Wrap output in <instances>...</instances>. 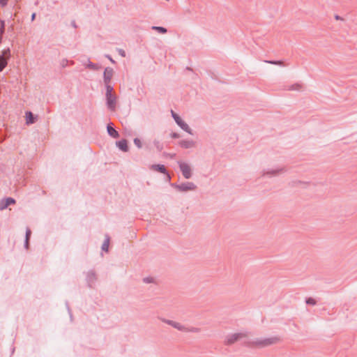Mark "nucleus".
<instances>
[{
    "mask_svg": "<svg viewBox=\"0 0 357 357\" xmlns=\"http://www.w3.org/2000/svg\"><path fill=\"white\" fill-rule=\"evenodd\" d=\"M109 243V238H107L102 245V249L103 250H105L106 252L108 250Z\"/></svg>",
    "mask_w": 357,
    "mask_h": 357,
    "instance_id": "a211bd4d",
    "label": "nucleus"
},
{
    "mask_svg": "<svg viewBox=\"0 0 357 357\" xmlns=\"http://www.w3.org/2000/svg\"><path fill=\"white\" fill-rule=\"evenodd\" d=\"M280 338L277 336L266 337V338H257L252 342V344L257 347H265L272 344L278 343Z\"/></svg>",
    "mask_w": 357,
    "mask_h": 357,
    "instance_id": "f03ea898",
    "label": "nucleus"
},
{
    "mask_svg": "<svg viewBox=\"0 0 357 357\" xmlns=\"http://www.w3.org/2000/svg\"><path fill=\"white\" fill-rule=\"evenodd\" d=\"M107 129L110 136L113 137L114 138L119 137V135L118 132L111 125H108Z\"/></svg>",
    "mask_w": 357,
    "mask_h": 357,
    "instance_id": "9b49d317",
    "label": "nucleus"
},
{
    "mask_svg": "<svg viewBox=\"0 0 357 357\" xmlns=\"http://www.w3.org/2000/svg\"><path fill=\"white\" fill-rule=\"evenodd\" d=\"M172 137L174 138H178L179 135L177 133H174L172 135Z\"/></svg>",
    "mask_w": 357,
    "mask_h": 357,
    "instance_id": "a878e982",
    "label": "nucleus"
},
{
    "mask_svg": "<svg viewBox=\"0 0 357 357\" xmlns=\"http://www.w3.org/2000/svg\"><path fill=\"white\" fill-rule=\"evenodd\" d=\"M134 143L138 147V148H141L142 147V142H141V140L138 138H135L134 139Z\"/></svg>",
    "mask_w": 357,
    "mask_h": 357,
    "instance_id": "aec40b11",
    "label": "nucleus"
},
{
    "mask_svg": "<svg viewBox=\"0 0 357 357\" xmlns=\"http://www.w3.org/2000/svg\"><path fill=\"white\" fill-rule=\"evenodd\" d=\"M7 65L6 59L3 56H0V72L2 71Z\"/></svg>",
    "mask_w": 357,
    "mask_h": 357,
    "instance_id": "4468645a",
    "label": "nucleus"
},
{
    "mask_svg": "<svg viewBox=\"0 0 357 357\" xmlns=\"http://www.w3.org/2000/svg\"><path fill=\"white\" fill-rule=\"evenodd\" d=\"M152 29L154 30H156L157 31H158L160 33H167V29L162 26H153Z\"/></svg>",
    "mask_w": 357,
    "mask_h": 357,
    "instance_id": "f3484780",
    "label": "nucleus"
},
{
    "mask_svg": "<svg viewBox=\"0 0 357 357\" xmlns=\"http://www.w3.org/2000/svg\"><path fill=\"white\" fill-rule=\"evenodd\" d=\"M161 321L172 326V328H175L176 330L182 332V333H198L201 331L200 328L197 327H187L184 324H183L181 322L171 320V319H161Z\"/></svg>",
    "mask_w": 357,
    "mask_h": 357,
    "instance_id": "f257e3e1",
    "label": "nucleus"
},
{
    "mask_svg": "<svg viewBox=\"0 0 357 357\" xmlns=\"http://www.w3.org/2000/svg\"><path fill=\"white\" fill-rule=\"evenodd\" d=\"M144 280L146 282H153V278H145Z\"/></svg>",
    "mask_w": 357,
    "mask_h": 357,
    "instance_id": "5701e85b",
    "label": "nucleus"
},
{
    "mask_svg": "<svg viewBox=\"0 0 357 357\" xmlns=\"http://www.w3.org/2000/svg\"><path fill=\"white\" fill-rule=\"evenodd\" d=\"M335 19H336V20H341V17H339V16H336V17H335Z\"/></svg>",
    "mask_w": 357,
    "mask_h": 357,
    "instance_id": "cd10ccee",
    "label": "nucleus"
},
{
    "mask_svg": "<svg viewBox=\"0 0 357 357\" xmlns=\"http://www.w3.org/2000/svg\"><path fill=\"white\" fill-rule=\"evenodd\" d=\"M1 42H2V40L0 38V44L1 43Z\"/></svg>",
    "mask_w": 357,
    "mask_h": 357,
    "instance_id": "c756f323",
    "label": "nucleus"
},
{
    "mask_svg": "<svg viewBox=\"0 0 357 357\" xmlns=\"http://www.w3.org/2000/svg\"><path fill=\"white\" fill-rule=\"evenodd\" d=\"M113 89L111 86H107L106 98L108 107L114 111L116 106V96L112 93Z\"/></svg>",
    "mask_w": 357,
    "mask_h": 357,
    "instance_id": "20e7f679",
    "label": "nucleus"
},
{
    "mask_svg": "<svg viewBox=\"0 0 357 357\" xmlns=\"http://www.w3.org/2000/svg\"><path fill=\"white\" fill-rule=\"evenodd\" d=\"M306 303H307V304H310V305H315V303H316V302H315L314 299L311 298H308V299L307 300Z\"/></svg>",
    "mask_w": 357,
    "mask_h": 357,
    "instance_id": "412c9836",
    "label": "nucleus"
},
{
    "mask_svg": "<svg viewBox=\"0 0 357 357\" xmlns=\"http://www.w3.org/2000/svg\"><path fill=\"white\" fill-rule=\"evenodd\" d=\"M179 144L181 147H183L184 149L192 148L195 146V143L193 141H188V140L181 141L179 142Z\"/></svg>",
    "mask_w": 357,
    "mask_h": 357,
    "instance_id": "1a4fd4ad",
    "label": "nucleus"
},
{
    "mask_svg": "<svg viewBox=\"0 0 357 357\" xmlns=\"http://www.w3.org/2000/svg\"><path fill=\"white\" fill-rule=\"evenodd\" d=\"M269 63H272V64L280 65V66L283 65V62H282V61H269Z\"/></svg>",
    "mask_w": 357,
    "mask_h": 357,
    "instance_id": "4be33fe9",
    "label": "nucleus"
},
{
    "mask_svg": "<svg viewBox=\"0 0 357 357\" xmlns=\"http://www.w3.org/2000/svg\"><path fill=\"white\" fill-rule=\"evenodd\" d=\"M179 167L181 171L185 178H189L192 175V170L190 166L185 162H180Z\"/></svg>",
    "mask_w": 357,
    "mask_h": 357,
    "instance_id": "423d86ee",
    "label": "nucleus"
},
{
    "mask_svg": "<svg viewBox=\"0 0 357 357\" xmlns=\"http://www.w3.org/2000/svg\"><path fill=\"white\" fill-rule=\"evenodd\" d=\"M172 117L176 122V123L185 132H188L189 134H192V130L190 128L189 126L184 122L181 118L176 114L173 110L171 111Z\"/></svg>",
    "mask_w": 357,
    "mask_h": 357,
    "instance_id": "39448f33",
    "label": "nucleus"
},
{
    "mask_svg": "<svg viewBox=\"0 0 357 357\" xmlns=\"http://www.w3.org/2000/svg\"><path fill=\"white\" fill-rule=\"evenodd\" d=\"M31 230L30 229H27L26 230V247L27 248L28 247V243H29V237H30V235H31Z\"/></svg>",
    "mask_w": 357,
    "mask_h": 357,
    "instance_id": "6ab92c4d",
    "label": "nucleus"
},
{
    "mask_svg": "<svg viewBox=\"0 0 357 357\" xmlns=\"http://www.w3.org/2000/svg\"><path fill=\"white\" fill-rule=\"evenodd\" d=\"M35 17H36V14H35V13H33V14L32 15V16H31V19H32V20H33L35 19Z\"/></svg>",
    "mask_w": 357,
    "mask_h": 357,
    "instance_id": "bb28decb",
    "label": "nucleus"
},
{
    "mask_svg": "<svg viewBox=\"0 0 357 357\" xmlns=\"http://www.w3.org/2000/svg\"><path fill=\"white\" fill-rule=\"evenodd\" d=\"M15 200L12 198H8L6 201L1 202V206L0 207V210H3L6 208L8 205L11 204H14Z\"/></svg>",
    "mask_w": 357,
    "mask_h": 357,
    "instance_id": "ddd939ff",
    "label": "nucleus"
},
{
    "mask_svg": "<svg viewBox=\"0 0 357 357\" xmlns=\"http://www.w3.org/2000/svg\"><path fill=\"white\" fill-rule=\"evenodd\" d=\"M113 75V70L109 68H107L104 72V77L106 82H109Z\"/></svg>",
    "mask_w": 357,
    "mask_h": 357,
    "instance_id": "9d476101",
    "label": "nucleus"
},
{
    "mask_svg": "<svg viewBox=\"0 0 357 357\" xmlns=\"http://www.w3.org/2000/svg\"><path fill=\"white\" fill-rule=\"evenodd\" d=\"M26 123H33L34 122L33 119V114L31 112H26Z\"/></svg>",
    "mask_w": 357,
    "mask_h": 357,
    "instance_id": "2eb2a0df",
    "label": "nucleus"
},
{
    "mask_svg": "<svg viewBox=\"0 0 357 357\" xmlns=\"http://www.w3.org/2000/svg\"><path fill=\"white\" fill-rule=\"evenodd\" d=\"M196 188L195 185L192 183H187L185 184H181L178 186L179 190L187 191V190H193Z\"/></svg>",
    "mask_w": 357,
    "mask_h": 357,
    "instance_id": "0eeeda50",
    "label": "nucleus"
},
{
    "mask_svg": "<svg viewBox=\"0 0 357 357\" xmlns=\"http://www.w3.org/2000/svg\"><path fill=\"white\" fill-rule=\"evenodd\" d=\"M0 3H1L3 6H6V3H7V0H0Z\"/></svg>",
    "mask_w": 357,
    "mask_h": 357,
    "instance_id": "b1692460",
    "label": "nucleus"
},
{
    "mask_svg": "<svg viewBox=\"0 0 357 357\" xmlns=\"http://www.w3.org/2000/svg\"><path fill=\"white\" fill-rule=\"evenodd\" d=\"M5 24L3 20H0V38L2 40V36L4 33Z\"/></svg>",
    "mask_w": 357,
    "mask_h": 357,
    "instance_id": "dca6fc26",
    "label": "nucleus"
},
{
    "mask_svg": "<svg viewBox=\"0 0 357 357\" xmlns=\"http://www.w3.org/2000/svg\"><path fill=\"white\" fill-rule=\"evenodd\" d=\"M119 54H120L122 56H126V53H125L124 50H119Z\"/></svg>",
    "mask_w": 357,
    "mask_h": 357,
    "instance_id": "393cba45",
    "label": "nucleus"
},
{
    "mask_svg": "<svg viewBox=\"0 0 357 357\" xmlns=\"http://www.w3.org/2000/svg\"><path fill=\"white\" fill-rule=\"evenodd\" d=\"M116 145L121 150H122L123 151H128V146L126 140L123 139V140L119 141L116 143Z\"/></svg>",
    "mask_w": 357,
    "mask_h": 357,
    "instance_id": "f8f14e48",
    "label": "nucleus"
},
{
    "mask_svg": "<svg viewBox=\"0 0 357 357\" xmlns=\"http://www.w3.org/2000/svg\"><path fill=\"white\" fill-rule=\"evenodd\" d=\"M109 59H110V61H111L112 62H114V61L112 60V59L109 58Z\"/></svg>",
    "mask_w": 357,
    "mask_h": 357,
    "instance_id": "c85d7f7f",
    "label": "nucleus"
},
{
    "mask_svg": "<svg viewBox=\"0 0 357 357\" xmlns=\"http://www.w3.org/2000/svg\"><path fill=\"white\" fill-rule=\"evenodd\" d=\"M248 337V333L246 331H241L229 335L225 338V343L227 344H232L236 342L240 341Z\"/></svg>",
    "mask_w": 357,
    "mask_h": 357,
    "instance_id": "7ed1b4c3",
    "label": "nucleus"
},
{
    "mask_svg": "<svg viewBox=\"0 0 357 357\" xmlns=\"http://www.w3.org/2000/svg\"><path fill=\"white\" fill-rule=\"evenodd\" d=\"M150 169L153 171L160 172L163 174L166 173L165 167L162 165H153L150 167Z\"/></svg>",
    "mask_w": 357,
    "mask_h": 357,
    "instance_id": "6e6552de",
    "label": "nucleus"
}]
</instances>
